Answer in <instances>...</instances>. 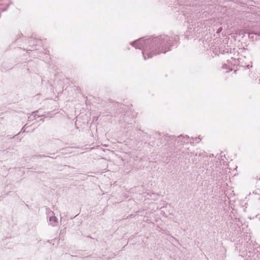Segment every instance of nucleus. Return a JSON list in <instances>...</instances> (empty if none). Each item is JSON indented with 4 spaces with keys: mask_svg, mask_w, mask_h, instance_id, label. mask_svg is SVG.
Returning a JSON list of instances; mask_svg holds the SVG:
<instances>
[{
    "mask_svg": "<svg viewBox=\"0 0 260 260\" xmlns=\"http://www.w3.org/2000/svg\"><path fill=\"white\" fill-rule=\"evenodd\" d=\"M172 44V38L166 35L152 39L141 38L131 43V45L136 49L142 50L145 60L156 54L166 53L170 50Z\"/></svg>",
    "mask_w": 260,
    "mask_h": 260,
    "instance_id": "obj_1",
    "label": "nucleus"
},
{
    "mask_svg": "<svg viewBox=\"0 0 260 260\" xmlns=\"http://www.w3.org/2000/svg\"><path fill=\"white\" fill-rule=\"evenodd\" d=\"M189 137L186 136H180L178 137V141L180 142L182 144L187 143L188 142Z\"/></svg>",
    "mask_w": 260,
    "mask_h": 260,
    "instance_id": "obj_2",
    "label": "nucleus"
},
{
    "mask_svg": "<svg viewBox=\"0 0 260 260\" xmlns=\"http://www.w3.org/2000/svg\"><path fill=\"white\" fill-rule=\"evenodd\" d=\"M49 224L52 226H56L57 224V219L54 216H52L49 218Z\"/></svg>",
    "mask_w": 260,
    "mask_h": 260,
    "instance_id": "obj_3",
    "label": "nucleus"
},
{
    "mask_svg": "<svg viewBox=\"0 0 260 260\" xmlns=\"http://www.w3.org/2000/svg\"><path fill=\"white\" fill-rule=\"evenodd\" d=\"M222 68L223 69H229L230 70H232V67L230 66H228V64H224L222 66Z\"/></svg>",
    "mask_w": 260,
    "mask_h": 260,
    "instance_id": "obj_4",
    "label": "nucleus"
},
{
    "mask_svg": "<svg viewBox=\"0 0 260 260\" xmlns=\"http://www.w3.org/2000/svg\"><path fill=\"white\" fill-rule=\"evenodd\" d=\"M191 139L195 140L197 141L196 143H199V142L201 140V138L200 137L195 138H191Z\"/></svg>",
    "mask_w": 260,
    "mask_h": 260,
    "instance_id": "obj_5",
    "label": "nucleus"
},
{
    "mask_svg": "<svg viewBox=\"0 0 260 260\" xmlns=\"http://www.w3.org/2000/svg\"><path fill=\"white\" fill-rule=\"evenodd\" d=\"M221 30V28H219L218 30V31H219Z\"/></svg>",
    "mask_w": 260,
    "mask_h": 260,
    "instance_id": "obj_6",
    "label": "nucleus"
}]
</instances>
